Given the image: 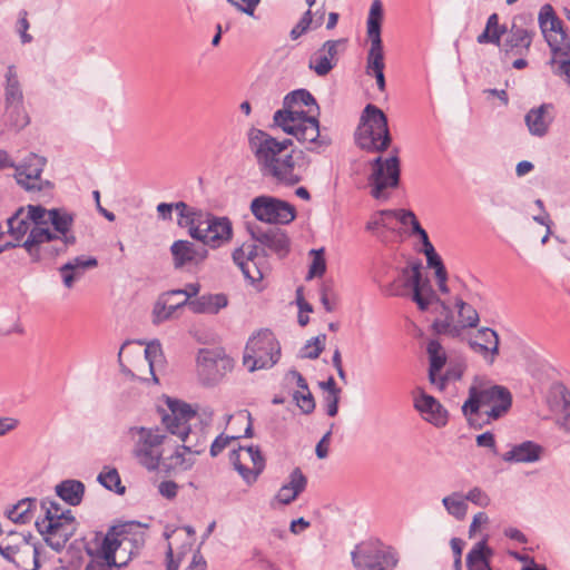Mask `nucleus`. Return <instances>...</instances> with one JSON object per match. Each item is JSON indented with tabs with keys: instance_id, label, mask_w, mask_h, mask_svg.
<instances>
[{
	"instance_id": "obj_4",
	"label": "nucleus",
	"mask_w": 570,
	"mask_h": 570,
	"mask_svg": "<svg viewBox=\"0 0 570 570\" xmlns=\"http://www.w3.org/2000/svg\"><path fill=\"white\" fill-rule=\"evenodd\" d=\"M390 145H362L368 153H376L373 159L368 160L371 173L367 181L371 188V196L377 200L389 198L387 189L396 188L400 184V158L395 149L386 155Z\"/></svg>"
},
{
	"instance_id": "obj_27",
	"label": "nucleus",
	"mask_w": 570,
	"mask_h": 570,
	"mask_svg": "<svg viewBox=\"0 0 570 570\" xmlns=\"http://www.w3.org/2000/svg\"><path fill=\"white\" fill-rule=\"evenodd\" d=\"M533 33L521 26L513 23L507 32L503 42H500L501 51L504 55L522 56L532 42Z\"/></svg>"
},
{
	"instance_id": "obj_19",
	"label": "nucleus",
	"mask_w": 570,
	"mask_h": 570,
	"mask_svg": "<svg viewBox=\"0 0 570 570\" xmlns=\"http://www.w3.org/2000/svg\"><path fill=\"white\" fill-rule=\"evenodd\" d=\"M357 142H391L387 119L382 110L367 105L356 130Z\"/></svg>"
},
{
	"instance_id": "obj_23",
	"label": "nucleus",
	"mask_w": 570,
	"mask_h": 570,
	"mask_svg": "<svg viewBox=\"0 0 570 570\" xmlns=\"http://www.w3.org/2000/svg\"><path fill=\"white\" fill-rule=\"evenodd\" d=\"M413 406L424 421L436 428H442L448 423V411L435 397L429 395L422 389L414 391Z\"/></svg>"
},
{
	"instance_id": "obj_18",
	"label": "nucleus",
	"mask_w": 570,
	"mask_h": 570,
	"mask_svg": "<svg viewBox=\"0 0 570 570\" xmlns=\"http://www.w3.org/2000/svg\"><path fill=\"white\" fill-rule=\"evenodd\" d=\"M250 210L261 222L268 224H289L295 219V208L271 196H258L252 200Z\"/></svg>"
},
{
	"instance_id": "obj_9",
	"label": "nucleus",
	"mask_w": 570,
	"mask_h": 570,
	"mask_svg": "<svg viewBox=\"0 0 570 570\" xmlns=\"http://www.w3.org/2000/svg\"><path fill=\"white\" fill-rule=\"evenodd\" d=\"M281 357V346L268 330H261L246 343L243 364L249 372L273 367Z\"/></svg>"
},
{
	"instance_id": "obj_62",
	"label": "nucleus",
	"mask_w": 570,
	"mask_h": 570,
	"mask_svg": "<svg viewBox=\"0 0 570 570\" xmlns=\"http://www.w3.org/2000/svg\"><path fill=\"white\" fill-rule=\"evenodd\" d=\"M200 291V285L198 283H189L185 286V288L181 289H173L170 291V294H175L176 296L183 295L185 296L184 299L193 301V297H198V293Z\"/></svg>"
},
{
	"instance_id": "obj_14",
	"label": "nucleus",
	"mask_w": 570,
	"mask_h": 570,
	"mask_svg": "<svg viewBox=\"0 0 570 570\" xmlns=\"http://www.w3.org/2000/svg\"><path fill=\"white\" fill-rule=\"evenodd\" d=\"M352 561L357 570H393L397 554L377 540L361 542L352 551Z\"/></svg>"
},
{
	"instance_id": "obj_63",
	"label": "nucleus",
	"mask_w": 570,
	"mask_h": 570,
	"mask_svg": "<svg viewBox=\"0 0 570 570\" xmlns=\"http://www.w3.org/2000/svg\"><path fill=\"white\" fill-rule=\"evenodd\" d=\"M229 3L235 6L242 12L248 16H253L257 4L261 0H227Z\"/></svg>"
},
{
	"instance_id": "obj_58",
	"label": "nucleus",
	"mask_w": 570,
	"mask_h": 570,
	"mask_svg": "<svg viewBox=\"0 0 570 570\" xmlns=\"http://www.w3.org/2000/svg\"><path fill=\"white\" fill-rule=\"evenodd\" d=\"M432 328L436 334H449L453 337L460 335V328L452 326L448 320H435L432 324Z\"/></svg>"
},
{
	"instance_id": "obj_24",
	"label": "nucleus",
	"mask_w": 570,
	"mask_h": 570,
	"mask_svg": "<svg viewBox=\"0 0 570 570\" xmlns=\"http://www.w3.org/2000/svg\"><path fill=\"white\" fill-rule=\"evenodd\" d=\"M470 348L482 356L488 364H493L499 355V335L490 327H481L468 338Z\"/></svg>"
},
{
	"instance_id": "obj_34",
	"label": "nucleus",
	"mask_w": 570,
	"mask_h": 570,
	"mask_svg": "<svg viewBox=\"0 0 570 570\" xmlns=\"http://www.w3.org/2000/svg\"><path fill=\"white\" fill-rule=\"evenodd\" d=\"M186 306L195 314H217L228 304L227 296L223 293L205 294L193 301L184 299Z\"/></svg>"
},
{
	"instance_id": "obj_31",
	"label": "nucleus",
	"mask_w": 570,
	"mask_h": 570,
	"mask_svg": "<svg viewBox=\"0 0 570 570\" xmlns=\"http://www.w3.org/2000/svg\"><path fill=\"white\" fill-rule=\"evenodd\" d=\"M47 225H36L28 234L27 239L22 243V247L30 255L32 262L41 259V246L58 239V234L50 230Z\"/></svg>"
},
{
	"instance_id": "obj_42",
	"label": "nucleus",
	"mask_w": 570,
	"mask_h": 570,
	"mask_svg": "<svg viewBox=\"0 0 570 570\" xmlns=\"http://www.w3.org/2000/svg\"><path fill=\"white\" fill-rule=\"evenodd\" d=\"M56 493L68 504L78 505L82 500L85 485L78 480H65L56 485Z\"/></svg>"
},
{
	"instance_id": "obj_54",
	"label": "nucleus",
	"mask_w": 570,
	"mask_h": 570,
	"mask_svg": "<svg viewBox=\"0 0 570 570\" xmlns=\"http://www.w3.org/2000/svg\"><path fill=\"white\" fill-rule=\"evenodd\" d=\"M294 400L296 401L297 406L305 414L312 413L315 409V401L309 390L304 392H295Z\"/></svg>"
},
{
	"instance_id": "obj_20",
	"label": "nucleus",
	"mask_w": 570,
	"mask_h": 570,
	"mask_svg": "<svg viewBox=\"0 0 570 570\" xmlns=\"http://www.w3.org/2000/svg\"><path fill=\"white\" fill-rule=\"evenodd\" d=\"M198 373L204 382H218L232 368L230 360L217 351L202 348L197 356Z\"/></svg>"
},
{
	"instance_id": "obj_44",
	"label": "nucleus",
	"mask_w": 570,
	"mask_h": 570,
	"mask_svg": "<svg viewBox=\"0 0 570 570\" xmlns=\"http://www.w3.org/2000/svg\"><path fill=\"white\" fill-rule=\"evenodd\" d=\"M446 512L456 520H463L468 512V504L460 492H453L442 499Z\"/></svg>"
},
{
	"instance_id": "obj_45",
	"label": "nucleus",
	"mask_w": 570,
	"mask_h": 570,
	"mask_svg": "<svg viewBox=\"0 0 570 570\" xmlns=\"http://www.w3.org/2000/svg\"><path fill=\"white\" fill-rule=\"evenodd\" d=\"M504 30L499 26V17L492 13L487 21L485 29L478 36L479 43H494L500 46L501 36Z\"/></svg>"
},
{
	"instance_id": "obj_64",
	"label": "nucleus",
	"mask_w": 570,
	"mask_h": 570,
	"mask_svg": "<svg viewBox=\"0 0 570 570\" xmlns=\"http://www.w3.org/2000/svg\"><path fill=\"white\" fill-rule=\"evenodd\" d=\"M561 397L563 401V416H562V426L566 430H570V392L567 389H562Z\"/></svg>"
},
{
	"instance_id": "obj_11",
	"label": "nucleus",
	"mask_w": 570,
	"mask_h": 570,
	"mask_svg": "<svg viewBox=\"0 0 570 570\" xmlns=\"http://www.w3.org/2000/svg\"><path fill=\"white\" fill-rule=\"evenodd\" d=\"M273 124L299 142H324L318 119L305 111H276Z\"/></svg>"
},
{
	"instance_id": "obj_46",
	"label": "nucleus",
	"mask_w": 570,
	"mask_h": 570,
	"mask_svg": "<svg viewBox=\"0 0 570 570\" xmlns=\"http://www.w3.org/2000/svg\"><path fill=\"white\" fill-rule=\"evenodd\" d=\"M35 499H23L7 512L8 518L14 523L24 524L31 520V510L35 507Z\"/></svg>"
},
{
	"instance_id": "obj_26",
	"label": "nucleus",
	"mask_w": 570,
	"mask_h": 570,
	"mask_svg": "<svg viewBox=\"0 0 570 570\" xmlns=\"http://www.w3.org/2000/svg\"><path fill=\"white\" fill-rule=\"evenodd\" d=\"M345 40H327L309 58L308 67L314 72L324 77L336 66L338 48L344 46Z\"/></svg>"
},
{
	"instance_id": "obj_29",
	"label": "nucleus",
	"mask_w": 570,
	"mask_h": 570,
	"mask_svg": "<svg viewBox=\"0 0 570 570\" xmlns=\"http://www.w3.org/2000/svg\"><path fill=\"white\" fill-rule=\"evenodd\" d=\"M365 229L381 242H387L389 234L396 233L393 209H382L373 213L365 225Z\"/></svg>"
},
{
	"instance_id": "obj_60",
	"label": "nucleus",
	"mask_w": 570,
	"mask_h": 570,
	"mask_svg": "<svg viewBox=\"0 0 570 570\" xmlns=\"http://www.w3.org/2000/svg\"><path fill=\"white\" fill-rule=\"evenodd\" d=\"M426 257V264L430 268H433L436 274H442L446 272L445 266L440 257V255L434 250L424 253Z\"/></svg>"
},
{
	"instance_id": "obj_55",
	"label": "nucleus",
	"mask_w": 570,
	"mask_h": 570,
	"mask_svg": "<svg viewBox=\"0 0 570 570\" xmlns=\"http://www.w3.org/2000/svg\"><path fill=\"white\" fill-rule=\"evenodd\" d=\"M27 16H28L27 11L21 10L19 12V17L16 22V31L19 33L20 41L23 45L30 43L33 40L32 36L30 33H28V29L30 28V24H29Z\"/></svg>"
},
{
	"instance_id": "obj_50",
	"label": "nucleus",
	"mask_w": 570,
	"mask_h": 570,
	"mask_svg": "<svg viewBox=\"0 0 570 570\" xmlns=\"http://www.w3.org/2000/svg\"><path fill=\"white\" fill-rule=\"evenodd\" d=\"M312 263L309 265L308 274L306 276V279H312L314 277H321L324 275L326 271V262L324 257V249H312Z\"/></svg>"
},
{
	"instance_id": "obj_13",
	"label": "nucleus",
	"mask_w": 570,
	"mask_h": 570,
	"mask_svg": "<svg viewBox=\"0 0 570 570\" xmlns=\"http://www.w3.org/2000/svg\"><path fill=\"white\" fill-rule=\"evenodd\" d=\"M120 534H122L121 530L111 528L104 537L97 535L95 547H87L91 560L86 566V570H118L127 564V560H117L118 549L126 542L125 538H118Z\"/></svg>"
},
{
	"instance_id": "obj_16",
	"label": "nucleus",
	"mask_w": 570,
	"mask_h": 570,
	"mask_svg": "<svg viewBox=\"0 0 570 570\" xmlns=\"http://www.w3.org/2000/svg\"><path fill=\"white\" fill-rule=\"evenodd\" d=\"M233 261L252 284L261 282L269 273L266 254H261L256 244H243L236 248Z\"/></svg>"
},
{
	"instance_id": "obj_8",
	"label": "nucleus",
	"mask_w": 570,
	"mask_h": 570,
	"mask_svg": "<svg viewBox=\"0 0 570 570\" xmlns=\"http://www.w3.org/2000/svg\"><path fill=\"white\" fill-rule=\"evenodd\" d=\"M130 434L134 439L132 454L137 462L150 472L158 470L168 436L159 428L145 426L131 428Z\"/></svg>"
},
{
	"instance_id": "obj_37",
	"label": "nucleus",
	"mask_w": 570,
	"mask_h": 570,
	"mask_svg": "<svg viewBox=\"0 0 570 570\" xmlns=\"http://www.w3.org/2000/svg\"><path fill=\"white\" fill-rule=\"evenodd\" d=\"M491 556L492 550L488 548L487 540L479 541L466 554L468 570H492L489 561Z\"/></svg>"
},
{
	"instance_id": "obj_61",
	"label": "nucleus",
	"mask_w": 570,
	"mask_h": 570,
	"mask_svg": "<svg viewBox=\"0 0 570 570\" xmlns=\"http://www.w3.org/2000/svg\"><path fill=\"white\" fill-rule=\"evenodd\" d=\"M234 439H236V436H226L224 434H219L210 445V455L215 458L220 454Z\"/></svg>"
},
{
	"instance_id": "obj_48",
	"label": "nucleus",
	"mask_w": 570,
	"mask_h": 570,
	"mask_svg": "<svg viewBox=\"0 0 570 570\" xmlns=\"http://www.w3.org/2000/svg\"><path fill=\"white\" fill-rule=\"evenodd\" d=\"M455 307L458 308V314L462 327L473 328L478 326L480 322V316L472 305L465 303L461 298H456Z\"/></svg>"
},
{
	"instance_id": "obj_43",
	"label": "nucleus",
	"mask_w": 570,
	"mask_h": 570,
	"mask_svg": "<svg viewBox=\"0 0 570 570\" xmlns=\"http://www.w3.org/2000/svg\"><path fill=\"white\" fill-rule=\"evenodd\" d=\"M29 124V117L22 104L6 105L4 126L7 131L16 132Z\"/></svg>"
},
{
	"instance_id": "obj_36",
	"label": "nucleus",
	"mask_w": 570,
	"mask_h": 570,
	"mask_svg": "<svg viewBox=\"0 0 570 570\" xmlns=\"http://www.w3.org/2000/svg\"><path fill=\"white\" fill-rule=\"evenodd\" d=\"M176 296L175 294H170V291L164 293L158 301L156 302L153 309V322L155 324H160L165 321L174 317V314L177 309L186 306L184 299L180 302H174L173 298Z\"/></svg>"
},
{
	"instance_id": "obj_1",
	"label": "nucleus",
	"mask_w": 570,
	"mask_h": 570,
	"mask_svg": "<svg viewBox=\"0 0 570 570\" xmlns=\"http://www.w3.org/2000/svg\"><path fill=\"white\" fill-rule=\"evenodd\" d=\"M168 411L161 415L167 431L183 441V449L200 454L206 449L214 411L208 407L191 409L189 404L177 400H167Z\"/></svg>"
},
{
	"instance_id": "obj_28",
	"label": "nucleus",
	"mask_w": 570,
	"mask_h": 570,
	"mask_svg": "<svg viewBox=\"0 0 570 570\" xmlns=\"http://www.w3.org/2000/svg\"><path fill=\"white\" fill-rule=\"evenodd\" d=\"M98 265V261L92 256L80 255L69 259L59 267L62 283L67 288H72L76 281L80 279L87 269Z\"/></svg>"
},
{
	"instance_id": "obj_21",
	"label": "nucleus",
	"mask_w": 570,
	"mask_h": 570,
	"mask_svg": "<svg viewBox=\"0 0 570 570\" xmlns=\"http://www.w3.org/2000/svg\"><path fill=\"white\" fill-rule=\"evenodd\" d=\"M206 227L200 228L197 240L212 248H219L233 238V224L228 217H218L208 214L206 217Z\"/></svg>"
},
{
	"instance_id": "obj_5",
	"label": "nucleus",
	"mask_w": 570,
	"mask_h": 570,
	"mask_svg": "<svg viewBox=\"0 0 570 570\" xmlns=\"http://www.w3.org/2000/svg\"><path fill=\"white\" fill-rule=\"evenodd\" d=\"M538 22L552 52L549 65L556 73L570 78V38L551 4L547 3L541 7Z\"/></svg>"
},
{
	"instance_id": "obj_41",
	"label": "nucleus",
	"mask_w": 570,
	"mask_h": 570,
	"mask_svg": "<svg viewBox=\"0 0 570 570\" xmlns=\"http://www.w3.org/2000/svg\"><path fill=\"white\" fill-rule=\"evenodd\" d=\"M30 206L20 208L13 216L8 219L9 233L17 242H20L29 232L30 223L32 222Z\"/></svg>"
},
{
	"instance_id": "obj_51",
	"label": "nucleus",
	"mask_w": 570,
	"mask_h": 570,
	"mask_svg": "<svg viewBox=\"0 0 570 570\" xmlns=\"http://www.w3.org/2000/svg\"><path fill=\"white\" fill-rule=\"evenodd\" d=\"M325 340H326V335L321 334V335L307 341V343L305 344V346L303 348L302 357L309 358V360L317 358L324 350Z\"/></svg>"
},
{
	"instance_id": "obj_56",
	"label": "nucleus",
	"mask_w": 570,
	"mask_h": 570,
	"mask_svg": "<svg viewBox=\"0 0 570 570\" xmlns=\"http://www.w3.org/2000/svg\"><path fill=\"white\" fill-rule=\"evenodd\" d=\"M465 502L470 501L479 507L485 508L490 504L489 495L480 488L471 489L464 497Z\"/></svg>"
},
{
	"instance_id": "obj_53",
	"label": "nucleus",
	"mask_w": 570,
	"mask_h": 570,
	"mask_svg": "<svg viewBox=\"0 0 570 570\" xmlns=\"http://www.w3.org/2000/svg\"><path fill=\"white\" fill-rule=\"evenodd\" d=\"M324 0L322 1L321 3V7L317 8L314 12H312V10H307L304 16L301 18V20L298 21V26L303 29V30H307L309 28V26L313 23V18L312 16L315 17V27H318L323 23V20H324V14H325V10H324Z\"/></svg>"
},
{
	"instance_id": "obj_30",
	"label": "nucleus",
	"mask_w": 570,
	"mask_h": 570,
	"mask_svg": "<svg viewBox=\"0 0 570 570\" xmlns=\"http://www.w3.org/2000/svg\"><path fill=\"white\" fill-rule=\"evenodd\" d=\"M307 487V478L299 468H295L288 475V481L284 483L275 495V500L288 505L294 502Z\"/></svg>"
},
{
	"instance_id": "obj_39",
	"label": "nucleus",
	"mask_w": 570,
	"mask_h": 570,
	"mask_svg": "<svg viewBox=\"0 0 570 570\" xmlns=\"http://www.w3.org/2000/svg\"><path fill=\"white\" fill-rule=\"evenodd\" d=\"M303 106H314L318 109V105L312 94L306 89H296L288 92L283 99V108L278 111H304Z\"/></svg>"
},
{
	"instance_id": "obj_10",
	"label": "nucleus",
	"mask_w": 570,
	"mask_h": 570,
	"mask_svg": "<svg viewBox=\"0 0 570 570\" xmlns=\"http://www.w3.org/2000/svg\"><path fill=\"white\" fill-rule=\"evenodd\" d=\"M30 539V533L9 531L0 539V554L3 560L19 570H38L39 550Z\"/></svg>"
},
{
	"instance_id": "obj_59",
	"label": "nucleus",
	"mask_w": 570,
	"mask_h": 570,
	"mask_svg": "<svg viewBox=\"0 0 570 570\" xmlns=\"http://www.w3.org/2000/svg\"><path fill=\"white\" fill-rule=\"evenodd\" d=\"M178 484L171 480L161 481L158 484V492L161 497L173 500L177 497L178 493Z\"/></svg>"
},
{
	"instance_id": "obj_2",
	"label": "nucleus",
	"mask_w": 570,
	"mask_h": 570,
	"mask_svg": "<svg viewBox=\"0 0 570 570\" xmlns=\"http://www.w3.org/2000/svg\"><path fill=\"white\" fill-rule=\"evenodd\" d=\"M512 405L510 391L502 386L492 384L483 379H474L469 387V396L462 405V412L471 426L482 428V423L502 417Z\"/></svg>"
},
{
	"instance_id": "obj_33",
	"label": "nucleus",
	"mask_w": 570,
	"mask_h": 570,
	"mask_svg": "<svg viewBox=\"0 0 570 570\" xmlns=\"http://www.w3.org/2000/svg\"><path fill=\"white\" fill-rule=\"evenodd\" d=\"M175 266L183 267L187 263H199L207 254L204 247H198L188 240H176L170 247Z\"/></svg>"
},
{
	"instance_id": "obj_22",
	"label": "nucleus",
	"mask_w": 570,
	"mask_h": 570,
	"mask_svg": "<svg viewBox=\"0 0 570 570\" xmlns=\"http://www.w3.org/2000/svg\"><path fill=\"white\" fill-rule=\"evenodd\" d=\"M248 232L252 238L263 246L262 254L268 249L283 258L289 252V239L286 233L278 227L263 229L259 226H248Z\"/></svg>"
},
{
	"instance_id": "obj_32",
	"label": "nucleus",
	"mask_w": 570,
	"mask_h": 570,
	"mask_svg": "<svg viewBox=\"0 0 570 570\" xmlns=\"http://www.w3.org/2000/svg\"><path fill=\"white\" fill-rule=\"evenodd\" d=\"M553 120V106L551 104H543L538 108L531 109L525 115V124L529 131L538 137L547 134L550 124Z\"/></svg>"
},
{
	"instance_id": "obj_7",
	"label": "nucleus",
	"mask_w": 570,
	"mask_h": 570,
	"mask_svg": "<svg viewBox=\"0 0 570 570\" xmlns=\"http://www.w3.org/2000/svg\"><path fill=\"white\" fill-rule=\"evenodd\" d=\"M406 289H412V299L421 311H428L433 302H440L430 281L422 278L420 263L403 268L400 278L389 284L384 293L389 296H404Z\"/></svg>"
},
{
	"instance_id": "obj_52",
	"label": "nucleus",
	"mask_w": 570,
	"mask_h": 570,
	"mask_svg": "<svg viewBox=\"0 0 570 570\" xmlns=\"http://www.w3.org/2000/svg\"><path fill=\"white\" fill-rule=\"evenodd\" d=\"M145 357L149 364L150 372L154 376V381L157 382V377L154 374L155 365L163 360L161 345L158 341H153L147 344L145 348Z\"/></svg>"
},
{
	"instance_id": "obj_49",
	"label": "nucleus",
	"mask_w": 570,
	"mask_h": 570,
	"mask_svg": "<svg viewBox=\"0 0 570 570\" xmlns=\"http://www.w3.org/2000/svg\"><path fill=\"white\" fill-rule=\"evenodd\" d=\"M98 482L110 491H115L118 494L125 493V487L121 485L120 475L115 468H106L98 474Z\"/></svg>"
},
{
	"instance_id": "obj_35",
	"label": "nucleus",
	"mask_w": 570,
	"mask_h": 570,
	"mask_svg": "<svg viewBox=\"0 0 570 570\" xmlns=\"http://www.w3.org/2000/svg\"><path fill=\"white\" fill-rule=\"evenodd\" d=\"M541 454L542 448L539 444L532 441H524L512 446L510 451L503 454L502 459L505 462L532 463L539 461Z\"/></svg>"
},
{
	"instance_id": "obj_17",
	"label": "nucleus",
	"mask_w": 570,
	"mask_h": 570,
	"mask_svg": "<svg viewBox=\"0 0 570 570\" xmlns=\"http://www.w3.org/2000/svg\"><path fill=\"white\" fill-rule=\"evenodd\" d=\"M229 460L247 485L254 484L265 469V458L257 445L233 450Z\"/></svg>"
},
{
	"instance_id": "obj_40",
	"label": "nucleus",
	"mask_w": 570,
	"mask_h": 570,
	"mask_svg": "<svg viewBox=\"0 0 570 570\" xmlns=\"http://www.w3.org/2000/svg\"><path fill=\"white\" fill-rule=\"evenodd\" d=\"M426 352L430 358L429 380L431 384H435L438 373L441 372L446 363V354L441 343L436 340H431L428 343Z\"/></svg>"
},
{
	"instance_id": "obj_3",
	"label": "nucleus",
	"mask_w": 570,
	"mask_h": 570,
	"mask_svg": "<svg viewBox=\"0 0 570 570\" xmlns=\"http://www.w3.org/2000/svg\"><path fill=\"white\" fill-rule=\"evenodd\" d=\"M254 155L263 176L291 186L301 181L307 165L304 151L294 145H257Z\"/></svg>"
},
{
	"instance_id": "obj_47",
	"label": "nucleus",
	"mask_w": 570,
	"mask_h": 570,
	"mask_svg": "<svg viewBox=\"0 0 570 570\" xmlns=\"http://www.w3.org/2000/svg\"><path fill=\"white\" fill-rule=\"evenodd\" d=\"M203 213L196 207H189L186 213L178 218V225L187 227L189 235L195 239L200 234Z\"/></svg>"
},
{
	"instance_id": "obj_12",
	"label": "nucleus",
	"mask_w": 570,
	"mask_h": 570,
	"mask_svg": "<svg viewBox=\"0 0 570 570\" xmlns=\"http://www.w3.org/2000/svg\"><path fill=\"white\" fill-rule=\"evenodd\" d=\"M32 223L36 225H48L53 227V233L58 234V239L62 242L61 248H52L55 255L65 253L69 246L76 244L77 238L71 233V227L75 222V215L66 208H51L37 205L30 206Z\"/></svg>"
},
{
	"instance_id": "obj_6",
	"label": "nucleus",
	"mask_w": 570,
	"mask_h": 570,
	"mask_svg": "<svg viewBox=\"0 0 570 570\" xmlns=\"http://www.w3.org/2000/svg\"><path fill=\"white\" fill-rule=\"evenodd\" d=\"M41 509L45 515L36 521V527L48 546L60 551L75 533V518L70 510H63L58 502L50 499L41 501Z\"/></svg>"
},
{
	"instance_id": "obj_15",
	"label": "nucleus",
	"mask_w": 570,
	"mask_h": 570,
	"mask_svg": "<svg viewBox=\"0 0 570 570\" xmlns=\"http://www.w3.org/2000/svg\"><path fill=\"white\" fill-rule=\"evenodd\" d=\"M383 20V6L380 0H374L371 4L367 17V37L371 42L366 59V73L384 70V51L381 39V24Z\"/></svg>"
},
{
	"instance_id": "obj_57",
	"label": "nucleus",
	"mask_w": 570,
	"mask_h": 570,
	"mask_svg": "<svg viewBox=\"0 0 570 570\" xmlns=\"http://www.w3.org/2000/svg\"><path fill=\"white\" fill-rule=\"evenodd\" d=\"M186 453H188V451L184 450L183 446L175 451V453L171 455L175 468H179L184 471L191 469L194 465V460L191 458H186ZM189 454L191 453L189 452Z\"/></svg>"
},
{
	"instance_id": "obj_38",
	"label": "nucleus",
	"mask_w": 570,
	"mask_h": 570,
	"mask_svg": "<svg viewBox=\"0 0 570 570\" xmlns=\"http://www.w3.org/2000/svg\"><path fill=\"white\" fill-rule=\"evenodd\" d=\"M4 96L6 105L23 104V92L14 65L8 66L4 73Z\"/></svg>"
},
{
	"instance_id": "obj_25",
	"label": "nucleus",
	"mask_w": 570,
	"mask_h": 570,
	"mask_svg": "<svg viewBox=\"0 0 570 570\" xmlns=\"http://www.w3.org/2000/svg\"><path fill=\"white\" fill-rule=\"evenodd\" d=\"M46 165V158L37 154H30L23 163L16 167L17 183L27 190L41 189L40 176Z\"/></svg>"
}]
</instances>
